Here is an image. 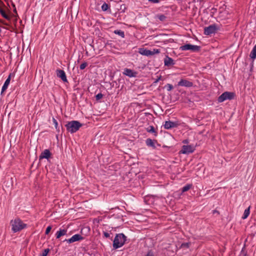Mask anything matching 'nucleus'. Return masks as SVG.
<instances>
[{
    "label": "nucleus",
    "instance_id": "obj_1",
    "mask_svg": "<svg viewBox=\"0 0 256 256\" xmlns=\"http://www.w3.org/2000/svg\"><path fill=\"white\" fill-rule=\"evenodd\" d=\"M12 230L14 233L21 231L27 227V224L23 222L20 218H16L10 222Z\"/></svg>",
    "mask_w": 256,
    "mask_h": 256
},
{
    "label": "nucleus",
    "instance_id": "obj_2",
    "mask_svg": "<svg viewBox=\"0 0 256 256\" xmlns=\"http://www.w3.org/2000/svg\"><path fill=\"white\" fill-rule=\"evenodd\" d=\"M126 240V236L122 233L116 234L113 241L114 249H118L123 246Z\"/></svg>",
    "mask_w": 256,
    "mask_h": 256
},
{
    "label": "nucleus",
    "instance_id": "obj_3",
    "mask_svg": "<svg viewBox=\"0 0 256 256\" xmlns=\"http://www.w3.org/2000/svg\"><path fill=\"white\" fill-rule=\"evenodd\" d=\"M82 126V124L78 120H72L68 122L65 126L68 132L73 134L77 132Z\"/></svg>",
    "mask_w": 256,
    "mask_h": 256
},
{
    "label": "nucleus",
    "instance_id": "obj_4",
    "mask_svg": "<svg viewBox=\"0 0 256 256\" xmlns=\"http://www.w3.org/2000/svg\"><path fill=\"white\" fill-rule=\"evenodd\" d=\"M220 30V26L216 24L210 25L204 28V34L207 36H210L214 34Z\"/></svg>",
    "mask_w": 256,
    "mask_h": 256
},
{
    "label": "nucleus",
    "instance_id": "obj_5",
    "mask_svg": "<svg viewBox=\"0 0 256 256\" xmlns=\"http://www.w3.org/2000/svg\"><path fill=\"white\" fill-rule=\"evenodd\" d=\"M200 46L192 45L190 44H186L180 47V50L182 51L190 50L192 52H196L200 50Z\"/></svg>",
    "mask_w": 256,
    "mask_h": 256
},
{
    "label": "nucleus",
    "instance_id": "obj_6",
    "mask_svg": "<svg viewBox=\"0 0 256 256\" xmlns=\"http://www.w3.org/2000/svg\"><path fill=\"white\" fill-rule=\"evenodd\" d=\"M235 94L233 92H223L218 98V102H222L227 100H232L234 98Z\"/></svg>",
    "mask_w": 256,
    "mask_h": 256
},
{
    "label": "nucleus",
    "instance_id": "obj_7",
    "mask_svg": "<svg viewBox=\"0 0 256 256\" xmlns=\"http://www.w3.org/2000/svg\"><path fill=\"white\" fill-rule=\"evenodd\" d=\"M194 150V148L191 145H184L180 151V154H189L192 153Z\"/></svg>",
    "mask_w": 256,
    "mask_h": 256
},
{
    "label": "nucleus",
    "instance_id": "obj_8",
    "mask_svg": "<svg viewBox=\"0 0 256 256\" xmlns=\"http://www.w3.org/2000/svg\"><path fill=\"white\" fill-rule=\"evenodd\" d=\"M180 124L179 121L172 122L170 120L166 121L164 127L166 130H170L172 128H177Z\"/></svg>",
    "mask_w": 256,
    "mask_h": 256
},
{
    "label": "nucleus",
    "instance_id": "obj_9",
    "mask_svg": "<svg viewBox=\"0 0 256 256\" xmlns=\"http://www.w3.org/2000/svg\"><path fill=\"white\" fill-rule=\"evenodd\" d=\"M84 239V238L80 234H76L72 236L69 239H65L62 242H66L68 244H72V242L80 241Z\"/></svg>",
    "mask_w": 256,
    "mask_h": 256
},
{
    "label": "nucleus",
    "instance_id": "obj_10",
    "mask_svg": "<svg viewBox=\"0 0 256 256\" xmlns=\"http://www.w3.org/2000/svg\"><path fill=\"white\" fill-rule=\"evenodd\" d=\"M123 74L130 78H136L137 76L138 72L131 69L125 68Z\"/></svg>",
    "mask_w": 256,
    "mask_h": 256
},
{
    "label": "nucleus",
    "instance_id": "obj_11",
    "mask_svg": "<svg viewBox=\"0 0 256 256\" xmlns=\"http://www.w3.org/2000/svg\"><path fill=\"white\" fill-rule=\"evenodd\" d=\"M52 154L48 149H45L42 152L39 156V160H40L44 158H46L48 160V159L51 157Z\"/></svg>",
    "mask_w": 256,
    "mask_h": 256
},
{
    "label": "nucleus",
    "instance_id": "obj_12",
    "mask_svg": "<svg viewBox=\"0 0 256 256\" xmlns=\"http://www.w3.org/2000/svg\"><path fill=\"white\" fill-rule=\"evenodd\" d=\"M56 76L58 78H60L64 82H68V80L66 73L64 70L58 69L56 70Z\"/></svg>",
    "mask_w": 256,
    "mask_h": 256
},
{
    "label": "nucleus",
    "instance_id": "obj_13",
    "mask_svg": "<svg viewBox=\"0 0 256 256\" xmlns=\"http://www.w3.org/2000/svg\"><path fill=\"white\" fill-rule=\"evenodd\" d=\"M178 86L190 88L193 86V83L185 79H181L178 84Z\"/></svg>",
    "mask_w": 256,
    "mask_h": 256
},
{
    "label": "nucleus",
    "instance_id": "obj_14",
    "mask_svg": "<svg viewBox=\"0 0 256 256\" xmlns=\"http://www.w3.org/2000/svg\"><path fill=\"white\" fill-rule=\"evenodd\" d=\"M164 66H174L175 64V62L172 58L169 57L168 56H166L164 59Z\"/></svg>",
    "mask_w": 256,
    "mask_h": 256
},
{
    "label": "nucleus",
    "instance_id": "obj_15",
    "mask_svg": "<svg viewBox=\"0 0 256 256\" xmlns=\"http://www.w3.org/2000/svg\"><path fill=\"white\" fill-rule=\"evenodd\" d=\"M10 78H11V74H10L8 76V78H6V80L2 87V91H1V95H2L4 92V91L6 90L8 88V85L10 84Z\"/></svg>",
    "mask_w": 256,
    "mask_h": 256
},
{
    "label": "nucleus",
    "instance_id": "obj_16",
    "mask_svg": "<svg viewBox=\"0 0 256 256\" xmlns=\"http://www.w3.org/2000/svg\"><path fill=\"white\" fill-rule=\"evenodd\" d=\"M67 232V229L60 228L56 234V238L60 239L62 236L66 235Z\"/></svg>",
    "mask_w": 256,
    "mask_h": 256
},
{
    "label": "nucleus",
    "instance_id": "obj_17",
    "mask_svg": "<svg viewBox=\"0 0 256 256\" xmlns=\"http://www.w3.org/2000/svg\"><path fill=\"white\" fill-rule=\"evenodd\" d=\"M2 5L4 6V2L1 0H0V14H1L3 18H4L8 20H10V17L6 13L5 10L3 8H2V7H1Z\"/></svg>",
    "mask_w": 256,
    "mask_h": 256
},
{
    "label": "nucleus",
    "instance_id": "obj_18",
    "mask_svg": "<svg viewBox=\"0 0 256 256\" xmlns=\"http://www.w3.org/2000/svg\"><path fill=\"white\" fill-rule=\"evenodd\" d=\"M157 142L156 140H152V139L148 138L146 140V144L147 146L149 147H152L153 148H156V146L155 145V143Z\"/></svg>",
    "mask_w": 256,
    "mask_h": 256
},
{
    "label": "nucleus",
    "instance_id": "obj_19",
    "mask_svg": "<svg viewBox=\"0 0 256 256\" xmlns=\"http://www.w3.org/2000/svg\"><path fill=\"white\" fill-rule=\"evenodd\" d=\"M250 56L251 58L252 59V66H251V68H250V71H251L252 68L254 67V60L256 58V45H255L254 46V48H253L252 50V52L250 53Z\"/></svg>",
    "mask_w": 256,
    "mask_h": 256
},
{
    "label": "nucleus",
    "instance_id": "obj_20",
    "mask_svg": "<svg viewBox=\"0 0 256 256\" xmlns=\"http://www.w3.org/2000/svg\"><path fill=\"white\" fill-rule=\"evenodd\" d=\"M138 52L143 56H150L151 54V50L146 48H142L138 49Z\"/></svg>",
    "mask_w": 256,
    "mask_h": 256
},
{
    "label": "nucleus",
    "instance_id": "obj_21",
    "mask_svg": "<svg viewBox=\"0 0 256 256\" xmlns=\"http://www.w3.org/2000/svg\"><path fill=\"white\" fill-rule=\"evenodd\" d=\"M146 130L148 132L154 134V136H158V132L155 130L153 126H150L148 128H147Z\"/></svg>",
    "mask_w": 256,
    "mask_h": 256
},
{
    "label": "nucleus",
    "instance_id": "obj_22",
    "mask_svg": "<svg viewBox=\"0 0 256 256\" xmlns=\"http://www.w3.org/2000/svg\"><path fill=\"white\" fill-rule=\"evenodd\" d=\"M114 33L118 35L122 38H124V36H125L124 32V31L120 30H114Z\"/></svg>",
    "mask_w": 256,
    "mask_h": 256
},
{
    "label": "nucleus",
    "instance_id": "obj_23",
    "mask_svg": "<svg viewBox=\"0 0 256 256\" xmlns=\"http://www.w3.org/2000/svg\"><path fill=\"white\" fill-rule=\"evenodd\" d=\"M192 184H187L186 186H184V187H182L181 189V192L183 193L184 192H187L192 187Z\"/></svg>",
    "mask_w": 256,
    "mask_h": 256
},
{
    "label": "nucleus",
    "instance_id": "obj_24",
    "mask_svg": "<svg viewBox=\"0 0 256 256\" xmlns=\"http://www.w3.org/2000/svg\"><path fill=\"white\" fill-rule=\"evenodd\" d=\"M156 18L158 19L161 22H164L166 20V17L163 14H158L156 15Z\"/></svg>",
    "mask_w": 256,
    "mask_h": 256
},
{
    "label": "nucleus",
    "instance_id": "obj_25",
    "mask_svg": "<svg viewBox=\"0 0 256 256\" xmlns=\"http://www.w3.org/2000/svg\"><path fill=\"white\" fill-rule=\"evenodd\" d=\"M250 207H248L245 210L244 214L242 216V219L244 220V219L246 218H248V216H249L250 213Z\"/></svg>",
    "mask_w": 256,
    "mask_h": 256
},
{
    "label": "nucleus",
    "instance_id": "obj_26",
    "mask_svg": "<svg viewBox=\"0 0 256 256\" xmlns=\"http://www.w3.org/2000/svg\"><path fill=\"white\" fill-rule=\"evenodd\" d=\"M110 6L109 4L106 2H104L102 6V10L104 12L108 10V9H110Z\"/></svg>",
    "mask_w": 256,
    "mask_h": 256
},
{
    "label": "nucleus",
    "instance_id": "obj_27",
    "mask_svg": "<svg viewBox=\"0 0 256 256\" xmlns=\"http://www.w3.org/2000/svg\"><path fill=\"white\" fill-rule=\"evenodd\" d=\"M50 251V250L49 248H46L42 251V253L40 254V256H46Z\"/></svg>",
    "mask_w": 256,
    "mask_h": 256
},
{
    "label": "nucleus",
    "instance_id": "obj_28",
    "mask_svg": "<svg viewBox=\"0 0 256 256\" xmlns=\"http://www.w3.org/2000/svg\"><path fill=\"white\" fill-rule=\"evenodd\" d=\"M190 245V242H184L181 244L180 248H189Z\"/></svg>",
    "mask_w": 256,
    "mask_h": 256
},
{
    "label": "nucleus",
    "instance_id": "obj_29",
    "mask_svg": "<svg viewBox=\"0 0 256 256\" xmlns=\"http://www.w3.org/2000/svg\"><path fill=\"white\" fill-rule=\"evenodd\" d=\"M164 88H166L167 90L170 92V90H172L174 87H173V86L171 84H167L164 87Z\"/></svg>",
    "mask_w": 256,
    "mask_h": 256
},
{
    "label": "nucleus",
    "instance_id": "obj_30",
    "mask_svg": "<svg viewBox=\"0 0 256 256\" xmlns=\"http://www.w3.org/2000/svg\"><path fill=\"white\" fill-rule=\"evenodd\" d=\"M52 122L54 125V127H55L56 129L57 130L59 131V127H58V122L57 120L54 117L52 118Z\"/></svg>",
    "mask_w": 256,
    "mask_h": 256
},
{
    "label": "nucleus",
    "instance_id": "obj_31",
    "mask_svg": "<svg viewBox=\"0 0 256 256\" xmlns=\"http://www.w3.org/2000/svg\"><path fill=\"white\" fill-rule=\"evenodd\" d=\"M160 49L154 48L152 50H151V54H150V56H152L156 54L160 53Z\"/></svg>",
    "mask_w": 256,
    "mask_h": 256
},
{
    "label": "nucleus",
    "instance_id": "obj_32",
    "mask_svg": "<svg viewBox=\"0 0 256 256\" xmlns=\"http://www.w3.org/2000/svg\"><path fill=\"white\" fill-rule=\"evenodd\" d=\"M88 66V63L86 62H84L83 63H82L80 66V68L81 70H84L86 66Z\"/></svg>",
    "mask_w": 256,
    "mask_h": 256
},
{
    "label": "nucleus",
    "instance_id": "obj_33",
    "mask_svg": "<svg viewBox=\"0 0 256 256\" xmlns=\"http://www.w3.org/2000/svg\"><path fill=\"white\" fill-rule=\"evenodd\" d=\"M103 97V94L102 93H99L96 96V100H99Z\"/></svg>",
    "mask_w": 256,
    "mask_h": 256
},
{
    "label": "nucleus",
    "instance_id": "obj_34",
    "mask_svg": "<svg viewBox=\"0 0 256 256\" xmlns=\"http://www.w3.org/2000/svg\"><path fill=\"white\" fill-rule=\"evenodd\" d=\"M51 230L52 226H48L46 230L45 234H48L50 232Z\"/></svg>",
    "mask_w": 256,
    "mask_h": 256
},
{
    "label": "nucleus",
    "instance_id": "obj_35",
    "mask_svg": "<svg viewBox=\"0 0 256 256\" xmlns=\"http://www.w3.org/2000/svg\"><path fill=\"white\" fill-rule=\"evenodd\" d=\"M148 2L153 3V4H158L160 2V0H148Z\"/></svg>",
    "mask_w": 256,
    "mask_h": 256
},
{
    "label": "nucleus",
    "instance_id": "obj_36",
    "mask_svg": "<svg viewBox=\"0 0 256 256\" xmlns=\"http://www.w3.org/2000/svg\"><path fill=\"white\" fill-rule=\"evenodd\" d=\"M104 236L106 238H109L110 236V234L106 232H104Z\"/></svg>",
    "mask_w": 256,
    "mask_h": 256
},
{
    "label": "nucleus",
    "instance_id": "obj_37",
    "mask_svg": "<svg viewBox=\"0 0 256 256\" xmlns=\"http://www.w3.org/2000/svg\"><path fill=\"white\" fill-rule=\"evenodd\" d=\"M182 143L184 144H187L188 143V140H184L182 141Z\"/></svg>",
    "mask_w": 256,
    "mask_h": 256
},
{
    "label": "nucleus",
    "instance_id": "obj_38",
    "mask_svg": "<svg viewBox=\"0 0 256 256\" xmlns=\"http://www.w3.org/2000/svg\"><path fill=\"white\" fill-rule=\"evenodd\" d=\"M161 79V76H159L154 82H158Z\"/></svg>",
    "mask_w": 256,
    "mask_h": 256
},
{
    "label": "nucleus",
    "instance_id": "obj_39",
    "mask_svg": "<svg viewBox=\"0 0 256 256\" xmlns=\"http://www.w3.org/2000/svg\"><path fill=\"white\" fill-rule=\"evenodd\" d=\"M243 256H248L246 254H244Z\"/></svg>",
    "mask_w": 256,
    "mask_h": 256
},
{
    "label": "nucleus",
    "instance_id": "obj_40",
    "mask_svg": "<svg viewBox=\"0 0 256 256\" xmlns=\"http://www.w3.org/2000/svg\"><path fill=\"white\" fill-rule=\"evenodd\" d=\"M114 82H115L116 84V81H114L112 83L114 84Z\"/></svg>",
    "mask_w": 256,
    "mask_h": 256
},
{
    "label": "nucleus",
    "instance_id": "obj_41",
    "mask_svg": "<svg viewBox=\"0 0 256 256\" xmlns=\"http://www.w3.org/2000/svg\"><path fill=\"white\" fill-rule=\"evenodd\" d=\"M244 250H242L241 252L242 253L243 252Z\"/></svg>",
    "mask_w": 256,
    "mask_h": 256
},
{
    "label": "nucleus",
    "instance_id": "obj_42",
    "mask_svg": "<svg viewBox=\"0 0 256 256\" xmlns=\"http://www.w3.org/2000/svg\"><path fill=\"white\" fill-rule=\"evenodd\" d=\"M114 85H115V84H112V86H114Z\"/></svg>",
    "mask_w": 256,
    "mask_h": 256
},
{
    "label": "nucleus",
    "instance_id": "obj_43",
    "mask_svg": "<svg viewBox=\"0 0 256 256\" xmlns=\"http://www.w3.org/2000/svg\"><path fill=\"white\" fill-rule=\"evenodd\" d=\"M114 85H115V84H112V86H114Z\"/></svg>",
    "mask_w": 256,
    "mask_h": 256
},
{
    "label": "nucleus",
    "instance_id": "obj_44",
    "mask_svg": "<svg viewBox=\"0 0 256 256\" xmlns=\"http://www.w3.org/2000/svg\"><path fill=\"white\" fill-rule=\"evenodd\" d=\"M48 1H51L52 0H48Z\"/></svg>",
    "mask_w": 256,
    "mask_h": 256
}]
</instances>
